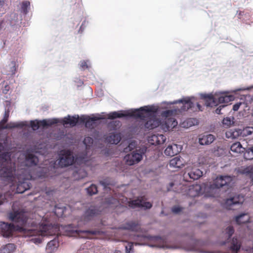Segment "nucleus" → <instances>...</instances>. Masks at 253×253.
I'll return each mask as SVG.
<instances>
[{
    "mask_svg": "<svg viewBox=\"0 0 253 253\" xmlns=\"http://www.w3.org/2000/svg\"><path fill=\"white\" fill-rule=\"evenodd\" d=\"M9 218L17 224L0 223V233L5 237L10 236L13 231L17 230L25 237L35 236L31 239V241L39 244L42 242V237L54 235L57 231V227L55 226L47 223L38 224L34 221H29L27 214L22 211L10 212Z\"/></svg>",
    "mask_w": 253,
    "mask_h": 253,
    "instance_id": "1",
    "label": "nucleus"
},
{
    "mask_svg": "<svg viewBox=\"0 0 253 253\" xmlns=\"http://www.w3.org/2000/svg\"><path fill=\"white\" fill-rule=\"evenodd\" d=\"M158 108L155 106H144L139 109H131L127 114L113 112L108 115L110 119L129 116L140 119V123L148 129H153L161 124V121L156 117Z\"/></svg>",
    "mask_w": 253,
    "mask_h": 253,
    "instance_id": "2",
    "label": "nucleus"
},
{
    "mask_svg": "<svg viewBox=\"0 0 253 253\" xmlns=\"http://www.w3.org/2000/svg\"><path fill=\"white\" fill-rule=\"evenodd\" d=\"M192 98H193V97H187L168 103L170 104L178 103L182 104L180 108H177L172 110H168L164 111L162 113V116L165 119V122L168 128H173L177 125V122L175 119L173 117L174 116L182 111H187L189 109L193 107V103L191 101Z\"/></svg>",
    "mask_w": 253,
    "mask_h": 253,
    "instance_id": "3",
    "label": "nucleus"
},
{
    "mask_svg": "<svg viewBox=\"0 0 253 253\" xmlns=\"http://www.w3.org/2000/svg\"><path fill=\"white\" fill-rule=\"evenodd\" d=\"M130 239L136 241L135 245H144V242H148V245L151 247H157L163 249L173 248L170 246L169 242L165 237L160 236H152L150 235H134Z\"/></svg>",
    "mask_w": 253,
    "mask_h": 253,
    "instance_id": "4",
    "label": "nucleus"
},
{
    "mask_svg": "<svg viewBox=\"0 0 253 253\" xmlns=\"http://www.w3.org/2000/svg\"><path fill=\"white\" fill-rule=\"evenodd\" d=\"M233 180L232 177L229 175H220L216 178L212 184L205 186V192L208 197H217L219 196L220 188L228 187Z\"/></svg>",
    "mask_w": 253,
    "mask_h": 253,
    "instance_id": "5",
    "label": "nucleus"
},
{
    "mask_svg": "<svg viewBox=\"0 0 253 253\" xmlns=\"http://www.w3.org/2000/svg\"><path fill=\"white\" fill-rule=\"evenodd\" d=\"M202 98L205 100V104L207 106L213 107L218 103H228L234 99L233 95L225 92H215L214 94H201Z\"/></svg>",
    "mask_w": 253,
    "mask_h": 253,
    "instance_id": "6",
    "label": "nucleus"
},
{
    "mask_svg": "<svg viewBox=\"0 0 253 253\" xmlns=\"http://www.w3.org/2000/svg\"><path fill=\"white\" fill-rule=\"evenodd\" d=\"M146 149L141 148L136 149L127 154L124 158L126 164L129 166H132L140 162L145 154Z\"/></svg>",
    "mask_w": 253,
    "mask_h": 253,
    "instance_id": "7",
    "label": "nucleus"
},
{
    "mask_svg": "<svg viewBox=\"0 0 253 253\" xmlns=\"http://www.w3.org/2000/svg\"><path fill=\"white\" fill-rule=\"evenodd\" d=\"M73 153L69 150H63L60 152L58 165L61 167H65L71 165L74 162Z\"/></svg>",
    "mask_w": 253,
    "mask_h": 253,
    "instance_id": "8",
    "label": "nucleus"
},
{
    "mask_svg": "<svg viewBox=\"0 0 253 253\" xmlns=\"http://www.w3.org/2000/svg\"><path fill=\"white\" fill-rule=\"evenodd\" d=\"M8 116L9 111H5L4 118L0 122V129H11L15 127L22 128L24 126H28L29 125L27 122H10L5 125L8 121Z\"/></svg>",
    "mask_w": 253,
    "mask_h": 253,
    "instance_id": "9",
    "label": "nucleus"
},
{
    "mask_svg": "<svg viewBox=\"0 0 253 253\" xmlns=\"http://www.w3.org/2000/svg\"><path fill=\"white\" fill-rule=\"evenodd\" d=\"M128 205L132 208L139 207L143 208L144 209H150L152 206V204L149 202H147L143 197H140L136 200L129 202Z\"/></svg>",
    "mask_w": 253,
    "mask_h": 253,
    "instance_id": "10",
    "label": "nucleus"
},
{
    "mask_svg": "<svg viewBox=\"0 0 253 253\" xmlns=\"http://www.w3.org/2000/svg\"><path fill=\"white\" fill-rule=\"evenodd\" d=\"M57 123V119H52L43 120L41 121H38L37 120L31 121L30 123V125L32 129L35 130L38 129L41 126H42L43 127L48 126L53 124H56Z\"/></svg>",
    "mask_w": 253,
    "mask_h": 253,
    "instance_id": "11",
    "label": "nucleus"
},
{
    "mask_svg": "<svg viewBox=\"0 0 253 253\" xmlns=\"http://www.w3.org/2000/svg\"><path fill=\"white\" fill-rule=\"evenodd\" d=\"M206 244L201 241H196L194 245L188 249L190 251H193L200 253H218L214 251H208L206 250Z\"/></svg>",
    "mask_w": 253,
    "mask_h": 253,
    "instance_id": "12",
    "label": "nucleus"
},
{
    "mask_svg": "<svg viewBox=\"0 0 253 253\" xmlns=\"http://www.w3.org/2000/svg\"><path fill=\"white\" fill-rule=\"evenodd\" d=\"M4 149V146L3 145V144H2L1 143H0V153L1 152L2 150H3ZM6 157V158H7V161L8 162V166L9 167H10V165H11V167L13 166V163L15 162V163H17V160L16 161L15 160V158H14L13 157H11V154H10L9 153H2V154H0V169L1 170V169H3V164H5V162H4V160H2V157Z\"/></svg>",
    "mask_w": 253,
    "mask_h": 253,
    "instance_id": "13",
    "label": "nucleus"
},
{
    "mask_svg": "<svg viewBox=\"0 0 253 253\" xmlns=\"http://www.w3.org/2000/svg\"><path fill=\"white\" fill-rule=\"evenodd\" d=\"M241 247V242L237 237H234L229 241L227 253H238Z\"/></svg>",
    "mask_w": 253,
    "mask_h": 253,
    "instance_id": "14",
    "label": "nucleus"
},
{
    "mask_svg": "<svg viewBox=\"0 0 253 253\" xmlns=\"http://www.w3.org/2000/svg\"><path fill=\"white\" fill-rule=\"evenodd\" d=\"M244 201V196L238 195L227 199L225 202L224 206L227 209H231L233 206L242 204Z\"/></svg>",
    "mask_w": 253,
    "mask_h": 253,
    "instance_id": "15",
    "label": "nucleus"
},
{
    "mask_svg": "<svg viewBox=\"0 0 253 253\" xmlns=\"http://www.w3.org/2000/svg\"><path fill=\"white\" fill-rule=\"evenodd\" d=\"M57 120V123H60L66 127H67L68 125H69L71 126H75L79 121H81L80 118L78 115H75L72 117L68 116L67 117H65L63 119Z\"/></svg>",
    "mask_w": 253,
    "mask_h": 253,
    "instance_id": "16",
    "label": "nucleus"
},
{
    "mask_svg": "<svg viewBox=\"0 0 253 253\" xmlns=\"http://www.w3.org/2000/svg\"><path fill=\"white\" fill-rule=\"evenodd\" d=\"M103 119L100 117H93L89 118L86 116H82L80 118L81 123H85V126L88 128L93 127L95 125L96 121Z\"/></svg>",
    "mask_w": 253,
    "mask_h": 253,
    "instance_id": "17",
    "label": "nucleus"
},
{
    "mask_svg": "<svg viewBox=\"0 0 253 253\" xmlns=\"http://www.w3.org/2000/svg\"><path fill=\"white\" fill-rule=\"evenodd\" d=\"M166 139V136L163 134H152L148 137V141L151 145L163 144Z\"/></svg>",
    "mask_w": 253,
    "mask_h": 253,
    "instance_id": "18",
    "label": "nucleus"
},
{
    "mask_svg": "<svg viewBox=\"0 0 253 253\" xmlns=\"http://www.w3.org/2000/svg\"><path fill=\"white\" fill-rule=\"evenodd\" d=\"M105 139L106 142L108 143L117 144L121 141V137L120 133L111 132Z\"/></svg>",
    "mask_w": 253,
    "mask_h": 253,
    "instance_id": "19",
    "label": "nucleus"
},
{
    "mask_svg": "<svg viewBox=\"0 0 253 253\" xmlns=\"http://www.w3.org/2000/svg\"><path fill=\"white\" fill-rule=\"evenodd\" d=\"M181 147L177 144H174L171 145H169L165 150V154L168 156L172 157L178 154L181 151Z\"/></svg>",
    "mask_w": 253,
    "mask_h": 253,
    "instance_id": "20",
    "label": "nucleus"
},
{
    "mask_svg": "<svg viewBox=\"0 0 253 253\" xmlns=\"http://www.w3.org/2000/svg\"><path fill=\"white\" fill-rule=\"evenodd\" d=\"M215 139V137L212 134H202L199 136V143L202 145H209Z\"/></svg>",
    "mask_w": 253,
    "mask_h": 253,
    "instance_id": "21",
    "label": "nucleus"
},
{
    "mask_svg": "<svg viewBox=\"0 0 253 253\" xmlns=\"http://www.w3.org/2000/svg\"><path fill=\"white\" fill-rule=\"evenodd\" d=\"M184 165L183 160L179 157H176L172 159L169 163V166L171 168H180Z\"/></svg>",
    "mask_w": 253,
    "mask_h": 253,
    "instance_id": "22",
    "label": "nucleus"
},
{
    "mask_svg": "<svg viewBox=\"0 0 253 253\" xmlns=\"http://www.w3.org/2000/svg\"><path fill=\"white\" fill-rule=\"evenodd\" d=\"M241 135L240 129H230L225 133V136L228 139H236Z\"/></svg>",
    "mask_w": 253,
    "mask_h": 253,
    "instance_id": "23",
    "label": "nucleus"
},
{
    "mask_svg": "<svg viewBox=\"0 0 253 253\" xmlns=\"http://www.w3.org/2000/svg\"><path fill=\"white\" fill-rule=\"evenodd\" d=\"M201 190L202 187L200 185H192L190 187L188 194L191 197H196L201 194Z\"/></svg>",
    "mask_w": 253,
    "mask_h": 253,
    "instance_id": "24",
    "label": "nucleus"
},
{
    "mask_svg": "<svg viewBox=\"0 0 253 253\" xmlns=\"http://www.w3.org/2000/svg\"><path fill=\"white\" fill-rule=\"evenodd\" d=\"M100 211L96 209L94 207H91L84 213V219L86 221L90 220L93 216L98 214Z\"/></svg>",
    "mask_w": 253,
    "mask_h": 253,
    "instance_id": "25",
    "label": "nucleus"
},
{
    "mask_svg": "<svg viewBox=\"0 0 253 253\" xmlns=\"http://www.w3.org/2000/svg\"><path fill=\"white\" fill-rule=\"evenodd\" d=\"M58 246V243L56 240H52L47 244L46 250L48 253L54 252Z\"/></svg>",
    "mask_w": 253,
    "mask_h": 253,
    "instance_id": "26",
    "label": "nucleus"
},
{
    "mask_svg": "<svg viewBox=\"0 0 253 253\" xmlns=\"http://www.w3.org/2000/svg\"><path fill=\"white\" fill-rule=\"evenodd\" d=\"M250 218V216L247 213H242L237 216L235 220L237 224H241L248 222Z\"/></svg>",
    "mask_w": 253,
    "mask_h": 253,
    "instance_id": "27",
    "label": "nucleus"
},
{
    "mask_svg": "<svg viewBox=\"0 0 253 253\" xmlns=\"http://www.w3.org/2000/svg\"><path fill=\"white\" fill-rule=\"evenodd\" d=\"M119 202L117 199L112 197H109L106 198L105 205L107 207H114L117 206L119 204Z\"/></svg>",
    "mask_w": 253,
    "mask_h": 253,
    "instance_id": "28",
    "label": "nucleus"
},
{
    "mask_svg": "<svg viewBox=\"0 0 253 253\" xmlns=\"http://www.w3.org/2000/svg\"><path fill=\"white\" fill-rule=\"evenodd\" d=\"M230 149L233 152L240 153L244 152L245 148L242 147L239 142H237L231 146Z\"/></svg>",
    "mask_w": 253,
    "mask_h": 253,
    "instance_id": "29",
    "label": "nucleus"
},
{
    "mask_svg": "<svg viewBox=\"0 0 253 253\" xmlns=\"http://www.w3.org/2000/svg\"><path fill=\"white\" fill-rule=\"evenodd\" d=\"M188 174L190 178L197 179L202 175L203 172L199 169H194L191 171L189 172Z\"/></svg>",
    "mask_w": 253,
    "mask_h": 253,
    "instance_id": "30",
    "label": "nucleus"
},
{
    "mask_svg": "<svg viewBox=\"0 0 253 253\" xmlns=\"http://www.w3.org/2000/svg\"><path fill=\"white\" fill-rule=\"evenodd\" d=\"M120 229L134 231L137 229V224L133 221L128 222L126 225L120 227Z\"/></svg>",
    "mask_w": 253,
    "mask_h": 253,
    "instance_id": "31",
    "label": "nucleus"
},
{
    "mask_svg": "<svg viewBox=\"0 0 253 253\" xmlns=\"http://www.w3.org/2000/svg\"><path fill=\"white\" fill-rule=\"evenodd\" d=\"M15 250L13 244H8L0 250V253H12Z\"/></svg>",
    "mask_w": 253,
    "mask_h": 253,
    "instance_id": "32",
    "label": "nucleus"
},
{
    "mask_svg": "<svg viewBox=\"0 0 253 253\" xmlns=\"http://www.w3.org/2000/svg\"><path fill=\"white\" fill-rule=\"evenodd\" d=\"M234 230L232 226H229L223 231V235L225 239L229 240L230 237L233 234Z\"/></svg>",
    "mask_w": 253,
    "mask_h": 253,
    "instance_id": "33",
    "label": "nucleus"
},
{
    "mask_svg": "<svg viewBox=\"0 0 253 253\" xmlns=\"http://www.w3.org/2000/svg\"><path fill=\"white\" fill-rule=\"evenodd\" d=\"M242 173L250 175L252 177L253 184L250 186V190L253 192V166H249L243 170Z\"/></svg>",
    "mask_w": 253,
    "mask_h": 253,
    "instance_id": "34",
    "label": "nucleus"
},
{
    "mask_svg": "<svg viewBox=\"0 0 253 253\" xmlns=\"http://www.w3.org/2000/svg\"><path fill=\"white\" fill-rule=\"evenodd\" d=\"M234 118L233 117H226L223 119L222 123L226 127H228L233 125L234 123Z\"/></svg>",
    "mask_w": 253,
    "mask_h": 253,
    "instance_id": "35",
    "label": "nucleus"
},
{
    "mask_svg": "<svg viewBox=\"0 0 253 253\" xmlns=\"http://www.w3.org/2000/svg\"><path fill=\"white\" fill-rule=\"evenodd\" d=\"M240 132L241 135L243 136L251 135L253 133V127L248 126L244 128L242 130L240 129Z\"/></svg>",
    "mask_w": 253,
    "mask_h": 253,
    "instance_id": "36",
    "label": "nucleus"
},
{
    "mask_svg": "<svg viewBox=\"0 0 253 253\" xmlns=\"http://www.w3.org/2000/svg\"><path fill=\"white\" fill-rule=\"evenodd\" d=\"M244 158L247 160L253 159V146L249 148L244 153Z\"/></svg>",
    "mask_w": 253,
    "mask_h": 253,
    "instance_id": "37",
    "label": "nucleus"
},
{
    "mask_svg": "<svg viewBox=\"0 0 253 253\" xmlns=\"http://www.w3.org/2000/svg\"><path fill=\"white\" fill-rule=\"evenodd\" d=\"M87 193L89 195H92L97 193V188L95 185L91 184L89 187L86 188Z\"/></svg>",
    "mask_w": 253,
    "mask_h": 253,
    "instance_id": "38",
    "label": "nucleus"
},
{
    "mask_svg": "<svg viewBox=\"0 0 253 253\" xmlns=\"http://www.w3.org/2000/svg\"><path fill=\"white\" fill-rule=\"evenodd\" d=\"M30 2L28 1H23L21 4L22 11L26 14L28 12V9L30 8Z\"/></svg>",
    "mask_w": 253,
    "mask_h": 253,
    "instance_id": "39",
    "label": "nucleus"
},
{
    "mask_svg": "<svg viewBox=\"0 0 253 253\" xmlns=\"http://www.w3.org/2000/svg\"><path fill=\"white\" fill-rule=\"evenodd\" d=\"M8 68L9 69V70L8 71V74L11 75H14L16 70V63L14 61H12L9 65Z\"/></svg>",
    "mask_w": 253,
    "mask_h": 253,
    "instance_id": "40",
    "label": "nucleus"
},
{
    "mask_svg": "<svg viewBox=\"0 0 253 253\" xmlns=\"http://www.w3.org/2000/svg\"><path fill=\"white\" fill-rule=\"evenodd\" d=\"M93 143V139L90 137H86L84 140V143L86 146V149H89L90 146Z\"/></svg>",
    "mask_w": 253,
    "mask_h": 253,
    "instance_id": "41",
    "label": "nucleus"
},
{
    "mask_svg": "<svg viewBox=\"0 0 253 253\" xmlns=\"http://www.w3.org/2000/svg\"><path fill=\"white\" fill-rule=\"evenodd\" d=\"M133 243L131 242H127L126 245L125 246L126 253H133Z\"/></svg>",
    "mask_w": 253,
    "mask_h": 253,
    "instance_id": "42",
    "label": "nucleus"
},
{
    "mask_svg": "<svg viewBox=\"0 0 253 253\" xmlns=\"http://www.w3.org/2000/svg\"><path fill=\"white\" fill-rule=\"evenodd\" d=\"M76 232L80 235L81 233L84 234L86 236L89 235H95L96 233V231H92V230H80V231H76Z\"/></svg>",
    "mask_w": 253,
    "mask_h": 253,
    "instance_id": "43",
    "label": "nucleus"
},
{
    "mask_svg": "<svg viewBox=\"0 0 253 253\" xmlns=\"http://www.w3.org/2000/svg\"><path fill=\"white\" fill-rule=\"evenodd\" d=\"M88 161V158L85 155L81 156L76 158L75 162H80L82 163H85Z\"/></svg>",
    "mask_w": 253,
    "mask_h": 253,
    "instance_id": "44",
    "label": "nucleus"
},
{
    "mask_svg": "<svg viewBox=\"0 0 253 253\" xmlns=\"http://www.w3.org/2000/svg\"><path fill=\"white\" fill-rule=\"evenodd\" d=\"M7 7V4L5 2V0H0V11L3 13Z\"/></svg>",
    "mask_w": 253,
    "mask_h": 253,
    "instance_id": "45",
    "label": "nucleus"
},
{
    "mask_svg": "<svg viewBox=\"0 0 253 253\" xmlns=\"http://www.w3.org/2000/svg\"><path fill=\"white\" fill-rule=\"evenodd\" d=\"M182 210V208L178 206H174L172 208L171 211L174 213H178Z\"/></svg>",
    "mask_w": 253,
    "mask_h": 253,
    "instance_id": "46",
    "label": "nucleus"
},
{
    "mask_svg": "<svg viewBox=\"0 0 253 253\" xmlns=\"http://www.w3.org/2000/svg\"><path fill=\"white\" fill-rule=\"evenodd\" d=\"M136 146V143L135 141H132V142H131L129 145H128V149L129 150H131L133 149H134ZM126 151H127V148H126Z\"/></svg>",
    "mask_w": 253,
    "mask_h": 253,
    "instance_id": "47",
    "label": "nucleus"
},
{
    "mask_svg": "<svg viewBox=\"0 0 253 253\" xmlns=\"http://www.w3.org/2000/svg\"><path fill=\"white\" fill-rule=\"evenodd\" d=\"M100 183L104 187V188H106L107 186L109 184L108 181L106 180L100 181Z\"/></svg>",
    "mask_w": 253,
    "mask_h": 253,
    "instance_id": "48",
    "label": "nucleus"
},
{
    "mask_svg": "<svg viewBox=\"0 0 253 253\" xmlns=\"http://www.w3.org/2000/svg\"><path fill=\"white\" fill-rule=\"evenodd\" d=\"M80 66L84 69L85 68H87L88 67L87 62L84 61L81 62Z\"/></svg>",
    "mask_w": 253,
    "mask_h": 253,
    "instance_id": "49",
    "label": "nucleus"
},
{
    "mask_svg": "<svg viewBox=\"0 0 253 253\" xmlns=\"http://www.w3.org/2000/svg\"><path fill=\"white\" fill-rule=\"evenodd\" d=\"M241 104H242V103H241V102L237 103L235 104L233 106V110L235 111L238 110V109H239L240 106H241Z\"/></svg>",
    "mask_w": 253,
    "mask_h": 253,
    "instance_id": "50",
    "label": "nucleus"
},
{
    "mask_svg": "<svg viewBox=\"0 0 253 253\" xmlns=\"http://www.w3.org/2000/svg\"><path fill=\"white\" fill-rule=\"evenodd\" d=\"M226 106L224 105H221L219 106V107H218L215 111V113L217 114H220L221 113L220 111L221 110V108H224Z\"/></svg>",
    "mask_w": 253,
    "mask_h": 253,
    "instance_id": "51",
    "label": "nucleus"
},
{
    "mask_svg": "<svg viewBox=\"0 0 253 253\" xmlns=\"http://www.w3.org/2000/svg\"><path fill=\"white\" fill-rule=\"evenodd\" d=\"M111 124H113L116 127H120L121 126L120 122L119 121H113Z\"/></svg>",
    "mask_w": 253,
    "mask_h": 253,
    "instance_id": "52",
    "label": "nucleus"
},
{
    "mask_svg": "<svg viewBox=\"0 0 253 253\" xmlns=\"http://www.w3.org/2000/svg\"><path fill=\"white\" fill-rule=\"evenodd\" d=\"M9 89V86L7 85H5L4 87V89L3 90V93H7V91Z\"/></svg>",
    "mask_w": 253,
    "mask_h": 253,
    "instance_id": "53",
    "label": "nucleus"
},
{
    "mask_svg": "<svg viewBox=\"0 0 253 253\" xmlns=\"http://www.w3.org/2000/svg\"><path fill=\"white\" fill-rule=\"evenodd\" d=\"M250 225L248 226V228H249L250 230H253V223H252L251 222H250Z\"/></svg>",
    "mask_w": 253,
    "mask_h": 253,
    "instance_id": "54",
    "label": "nucleus"
},
{
    "mask_svg": "<svg viewBox=\"0 0 253 253\" xmlns=\"http://www.w3.org/2000/svg\"><path fill=\"white\" fill-rule=\"evenodd\" d=\"M17 19H18V18H17V17H16V20H17ZM17 22V21H16L15 20H14V21H10V25H11V26H13V25H15V22Z\"/></svg>",
    "mask_w": 253,
    "mask_h": 253,
    "instance_id": "55",
    "label": "nucleus"
},
{
    "mask_svg": "<svg viewBox=\"0 0 253 253\" xmlns=\"http://www.w3.org/2000/svg\"><path fill=\"white\" fill-rule=\"evenodd\" d=\"M247 251L250 253H253V248H251Z\"/></svg>",
    "mask_w": 253,
    "mask_h": 253,
    "instance_id": "56",
    "label": "nucleus"
},
{
    "mask_svg": "<svg viewBox=\"0 0 253 253\" xmlns=\"http://www.w3.org/2000/svg\"><path fill=\"white\" fill-rule=\"evenodd\" d=\"M197 106L199 110H201V106L199 103L197 104Z\"/></svg>",
    "mask_w": 253,
    "mask_h": 253,
    "instance_id": "57",
    "label": "nucleus"
},
{
    "mask_svg": "<svg viewBox=\"0 0 253 253\" xmlns=\"http://www.w3.org/2000/svg\"><path fill=\"white\" fill-rule=\"evenodd\" d=\"M3 23L2 21H0V30L2 28L3 26L2 25Z\"/></svg>",
    "mask_w": 253,
    "mask_h": 253,
    "instance_id": "58",
    "label": "nucleus"
},
{
    "mask_svg": "<svg viewBox=\"0 0 253 253\" xmlns=\"http://www.w3.org/2000/svg\"><path fill=\"white\" fill-rule=\"evenodd\" d=\"M114 253H121V252L120 251H115Z\"/></svg>",
    "mask_w": 253,
    "mask_h": 253,
    "instance_id": "59",
    "label": "nucleus"
},
{
    "mask_svg": "<svg viewBox=\"0 0 253 253\" xmlns=\"http://www.w3.org/2000/svg\"><path fill=\"white\" fill-rule=\"evenodd\" d=\"M12 16L14 17V18L16 16V14H13L11 15ZM16 17H17V15H16Z\"/></svg>",
    "mask_w": 253,
    "mask_h": 253,
    "instance_id": "60",
    "label": "nucleus"
},
{
    "mask_svg": "<svg viewBox=\"0 0 253 253\" xmlns=\"http://www.w3.org/2000/svg\"><path fill=\"white\" fill-rule=\"evenodd\" d=\"M37 176H42V174H37Z\"/></svg>",
    "mask_w": 253,
    "mask_h": 253,
    "instance_id": "61",
    "label": "nucleus"
},
{
    "mask_svg": "<svg viewBox=\"0 0 253 253\" xmlns=\"http://www.w3.org/2000/svg\"><path fill=\"white\" fill-rule=\"evenodd\" d=\"M225 244V242H223L222 243V244Z\"/></svg>",
    "mask_w": 253,
    "mask_h": 253,
    "instance_id": "62",
    "label": "nucleus"
}]
</instances>
